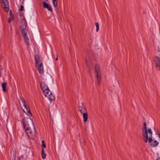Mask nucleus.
Masks as SVG:
<instances>
[{"label": "nucleus", "instance_id": "nucleus-1", "mask_svg": "<svg viewBox=\"0 0 160 160\" xmlns=\"http://www.w3.org/2000/svg\"><path fill=\"white\" fill-rule=\"evenodd\" d=\"M40 88L43 91V94L50 101L54 99V97L49 90L48 87L44 82H41L40 84Z\"/></svg>", "mask_w": 160, "mask_h": 160}, {"label": "nucleus", "instance_id": "nucleus-2", "mask_svg": "<svg viewBox=\"0 0 160 160\" xmlns=\"http://www.w3.org/2000/svg\"><path fill=\"white\" fill-rule=\"evenodd\" d=\"M22 23H23L25 26V28L23 27V26H22L21 28V30L22 32V34L23 35V37L25 42L26 43L27 46H29V39L27 36V33L26 30V28L27 25V23L25 18L23 19L22 20Z\"/></svg>", "mask_w": 160, "mask_h": 160}, {"label": "nucleus", "instance_id": "nucleus-3", "mask_svg": "<svg viewBox=\"0 0 160 160\" xmlns=\"http://www.w3.org/2000/svg\"><path fill=\"white\" fill-rule=\"evenodd\" d=\"M20 100L21 101V102L20 101V105H22L24 107L23 108H22L23 112L28 116H31L32 114L30 108L24 98H20Z\"/></svg>", "mask_w": 160, "mask_h": 160}, {"label": "nucleus", "instance_id": "nucleus-4", "mask_svg": "<svg viewBox=\"0 0 160 160\" xmlns=\"http://www.w3.org/2000/svg\"><path fill=\"white\" fill-rule=\"evenodd\" d=\"M35 65L37 67L38 71L40 74L43 73V68L42 60L38 55H36L35 56Z\"/></svg>", "mask_w": 160, "mask_h": 160}, {"label": "nucleus", "instance_id": "nucleus-5", "mask_svg": "<svg viewBox=\"0 0 160 160\" xmlns=\"http://www.w3.org/2000/svg\"><path fill=\"white\" fill-rule=\"evenodd\" d=\"M148 133L150 134L149 138H148V142L150 146L152 147H156L159 144L158 142L156 140L153 141L152 139V132L150 128H148Z\"/></svg>", "mask_w": 160, "mask_h": 160}, {"label": "nucleus", "instance_id": "nucleus-6", "mask_svg": "<svg viewBox=\"0 0 160 160\" xmlns=\"http://www.w3.org/2000/svg\"><path fill=\"white\" fill-rule=\"evenodd\" d=\"M95 72L96 74V77L98 84L99 85L101 82V76L102 75L100 69V66L98 65L94 66Z\"/></svg>", "mask_w": 160, "mask_h": 160}, {"label": "nucleus", "instance_id": "nucleus-7", "mask_svg": "<svg viewBox=\"0 0 160 160\" xmlns=\"http://www.w3.org/2000/svg\"><path fill=\"white\" fill-rule=\"evenodd\" d=\"M148 129H147V124L146 122L144 123L142 129V136L144 138L143 141L147 143L148 140Z\"/></svg>", "mask_w": 160, "mask_h": 160}, {"label": "nucleus", "instance_id": "nucleus-8", "mask_svg": "<svg viewBox=\"0 0 160 160\" xmlns=\"http://www.w3.org/2000/svg\"><path fill=\"white\" fill-rule=\"evenodd\" d=\"M24 128L29 127L30 125L33 124L32 120L28 117H24L22 120Z\"/></svg>", "mask_w": 160, "mask_h": 160}, {"label": "nucleus", "instance_id": "nucleus-9", "mask_svg": "<svg viewBox=\"0 0 160 160\" xmlns=\"http://www.w3.org/2000/svg\"><path fill=\"white\" fill-rule=\"evenodd\" d=\"M1 6L5 11L8 12L9 11V2L8 0H1Z\"/></svg>", "mask_w": 160, "mask_h": 160}, {"label": "nucleus", "instance_id": "nucleus-10", "mask_svg": "<svg viewBox=\"0 0 160 160\" xmlns=\"http://www.w3.org/2000/svg\"><path fill=\"white\" fill-rule=\"evenodd\" d=\"M153 60L156 64V67L157 69L160 71V57L157 56H154Z\"/></svg>", "mask_w": 160, "mask_h": 160}, {"label": "nucleus", "instance_id": "nucleus-11", "mask_svg": "<svg viewBox=\"0 0 160 160\" xmlns=\"http://www.w3.org/2000/svg\"><path fill=\"white\" fill-rule=\"evenodd\" d=\"M24 129L28 137L32 139L33 138V135L30 127L24 128Z\"/></svg>", "mask_w": 160, "mask_h": 160}, {"label": "nucleus", "instance_id": "nucleus-12", "mask_svg": "<svg viewBox=\"0 0 160 160\" xmlns=\"http://www.w3.org/2000/svg\"><path fill=\"white\" fill-rule=\"evenodd\" d=\"M78 108L82 114L83 112H85L86 111V107L83 102L81 103V104H79Z\"/></svg>", "mask_w": 160, "mask_h": 160}, {"label": "nucleus", "instance_id": "nucleus-13", "mask_svg": "<svg viewBox=\"0 0 160 160\" xmlns=\"http://www.w3.org/2000/svg\"><path fill=\"white\" fill-rule=\"evenodd\" d=\"M43 7L44 8L47 9L48 11H51L52 12V9L50 5H48V4L46 3L45 2H42Z\"/></svg>", "mask_w": 160, "mask_h": 160}, {"label": "nucleus", "instance_id": "nucleus-14", "mask_svg": "<svg viewBox=\"0 0 160 160\" xmlns=\"http://www.w3.org/2000/svg\"><path fill=\"white\" fill-rule=\"evenodd\" d=\"M86 64L87 65V66L89 68V74L90 75L91 70H90V67L91 65H92V61H88L87 59H86Z\"/></svg>", "mask_w": 160, "mask_h": 160}, {"label": "nucleus", "instance_id": "nucleus-15", "mask_svg": "<svg viewBox=\"0 0 160 160\" xmlns=\"http://www.w3.org/2000/svg\"><path fill=\"white\" fill-rule=\"evenodd\" d=\"M83 122H85L87 121L88 115L87 113L85 112L83 113Z\"/></svg>", "mask_w": 160, "mask_h": 160}, {"label": "nucleus", "instance_id": "nucleus-16", "mask_svg": "<svg viewBox=\"0 0 160 160\" xmlns=\"http://www.w3.org/2000/svg\"><path fill=\"white\" fill-rule=\"evenodd\" d=\"M7 83L6 82H3L2 84V88L3 91L4 92H6L7 91V90L6 89V87Z\"/></svg>", "mask_w": 160, "mask_h": 160}, {"label": "nucleus", "instance_id": "nucleus-17", "mask_svg": "<svg viewBox=\"0 0 160 160\" xmlns=\"http://www.w3.org/2000/svg\"><path fill=\"white\" fill-rule=\"evenodd\" d=\"M41 156L43 159H45L46 158V155L44 152L43 148H42L41 152Z\"/></svg>", "mask_w": 160, "mask_h": 160}, {"label": "nucleus", "instance_id": "nucleus-18", "mask_svg": "<svg viewBox=\"0 0 160 160\" xmlns=\"http://www.w3.org/2000/svg\"><path fill=\"white\" fill-rule=\"evenodd\" d=\"M11 11H10V17L8 19V22L9 23H10L11 21H12L13 20L14 18V17L13 15H12L11 14Z\"/></svg>", "mask_w": 160, "mask_h": 160}, {"label": "nucleus", "instance_id": "nucleus-19", "mask_svg": "<svg viewBox=\"0 0 160 160\" xmlns=\"http://www.w3.org/2000/svg\"><path fill=\"white\" fill-rule=\"evenodd\" d=\"M52 2L54 7L55 8L56 7L58 4L57 0H52Z\"/></svg>", "mask_w": 160, "mask_h": 160}, {"label": "nucleus", "instance_id": "nucleus-20", "mask_svg": "<svg viewBox=\"0 0 160 160\" xmlns=\"http://www.w3.org/2000/svg\"><path fill=\"white\" fill-rule=\"evenodd\" d=\"M42 148H46V145L45 144V142L44 140H42Z\"/></svg>", "mask_w": 160, "mask_h": 160}, {"label": "nucleus", "instance_id": "nucleus-21", "mask_svg": "<svg viewBox=\"0 0 160 160\" xmlns=\"http://www.w3.org/2000/svg\"><path fill=\"white\" fill-rule=\"evenodd\" d=\"M95 24L96 28V32H98L99 29V25L98 22H96Z\"/></svg>", "mask_w": 160, "mask_h": 160}, {"label": "nucleus", "instance_id": "nucleus-22", "mask_svg": "<svg viewBox=\"0 0 160 160\" xmlns=\"http://www.w3.org/2000/svg\"><path fill=\"white\" fill-rule=\"evenodd\" d=\"M24 10V7L22 5H21L20 7V11H22Z\"/></svg>", "mask_w": 160, "mask_h": 160}, {"label": "nucleus", "instance_id": "nucleus-23", "mask_svg": "<svg viewBox=\"0 0 160 160\" xmlns=\"http://www.w3.org/2000/svg\"><path fill=\"white\" fill-rule=\"evenodd\" d=\"M156 134L158 135L159 138H160V134L159 133H158V132L157 133H156Z\"/></svg>", "mask_w": 160, "mask_h": 160}, {"label": "nucleus", "instance_id": "nucleus-24", "mask_svg": "<svg viewBox=\"0 0 160 160\" xmlns=\"http://www.w3.org/2000/svg\"><path fill=\"white\" fill-rule=\"evenodd\" d=\"M157 160H160V157H158L157 159Z\"/></svg>", "mask_w": 160, "mask_h": 160}, {"label": "nucleus", "instance_id": "nucleus-25", "mask_svg": "<svg viewBox=\"0 0 160 160\" xmlns=\"http://www.w3.org/2000/svg\"><path fill=\"white\" fill-rule=\"evenodd\" d=\"M58 56H57L56 58V60H58Z\"/></svg>", "mask_w": 160, "mask_h": 160}, {"label": "nucleus", "instance_id": "nucleus-26", "mask_svg": "<svg viewBox=\"0 0 160 160\" xmlns=\"http://www.w3.org/2000/svg\"><path fill=\"white\" fill-rule=\"evenodd\" d=\"M2 57L1 56H0V60L1 59Z\"/></svg>", "mask_w": 160, "mask_h": 160}, {"label": "nucleus", "instance_id": "nucleus-27", "mask_svg": "<svg viewBox=\"0 0 160 160\" xmlns=\"http://www.w3.org/2000/svg\"><path fill=\"white\" fill-rule=\"evenodd\" d=\"M46 2H47L48 0H45Z\"/></svg>", "mask_w": 160, "mask_h": 160}, {"label": "nucleus", "instance_id": "nucleus-28", "mask_svg": "<svg viewBox=\"0 0 160 160\" xmlns=\"http://www.w3.org/2000/svg\"><path fill=\"white\" fill-rule=\"evenodd\" d=\"M19 158V160H20V158Z\"/></svg>", "mask_w": 160, "mask_h": 160}]
</instances>
